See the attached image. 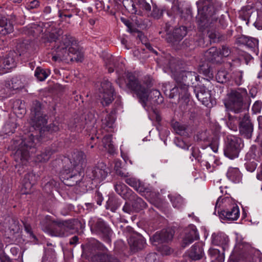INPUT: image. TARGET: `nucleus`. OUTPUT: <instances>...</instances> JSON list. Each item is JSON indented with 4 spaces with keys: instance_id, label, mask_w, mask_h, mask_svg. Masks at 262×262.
<instances>
[{
    "instance_id": "nucleus-1",
    "label": "nucleus",
    "mask_w": 262,
    "mask_h": 262,
    "mask_svg": "<svg viewBox=\"0 0 262 262\" xmlns=\"http://www.w3.org/2000/svg\"><path fill=\"white\" fill-rule=\"evenodd\" d=\"M32 111L29 124L32 126L28 133H25L21 139L13 141L12 148L16 151L14 158L16 164V168H19L21 166L26 165L30 159V155L35 151V147L39 140L35 136L36 133L33 130L39 129L40 132L45 131L46 124L47 123L46 116L40 110V104Z\"/></svg>"
},
{
    "instance_id": "nucleus-2",
    "label": "nucleus",
    "mask_w": 262,
    "mask_h": 262,
    "mask_svg": "<svg viewBox=\"0 0 262 262\" xmlns=\"http://www.w3.org/2000/svg\"><path fill=\"white\" fill-rule=\"evenodd\" d=\"M174 60L170 62L169 68L173 73V78L177 83V85L173 88H171L169 83H165L163 85V90L166 95H168L170 98H173L178 95L179 98L184 99L186 102H188L189 94L188 93V86L190 84H193L194 81H198V76L193 72L181 71L176 72L173 69Z\"/></svg>"
},
{
    "instance_id": "nucleus-3",
    "label": "nucleus",
    "mask_w": 262,
    "mask_h": 262,
    "mask_svg": "<svg viewBox=\"0 0 262 262\" xmlns=\"http://www.w3.org/2000/svg\"><path fill=\"white\" fill-rule=\"evenodd\" d=\"M52 58L55 61H81L83 58V54L80 50L75 39L70 35H65L62 37L61 41L56 42Z\"/></svg>"
},
{
    "instance_id": "nucleus-4",
    "label": "nucleus",
    "mask_w": 262,
    "mask_h": 262,
    "mask_svg": "<svg viewBox=\"0 0 262 262\" xmlns=\"http://www.w3.org/2000/svg\"><path fill=\"white\" fill-rule=\"evenodd\" d=\"M126 76L127 86L135 92L144 107L151 100H152L154 103L160 104L163 102V98L158 90H152L148 93V90L139 83L138 80L132 73H127Z\"/></svg>"
},
{
    "instance_id": "nucleus-5",
    "label": "nucleus",
    "mask_w": 262,
    "mask_h": 262,
    "mask_svg": "<svg viewBox=\"0 0 262 262\" xmlns=\"http://www.w3.org/2000/svg\"><path fill=\"white\" fill-rule=\"evenodd\" d=\"M214 0H200L196 2L198 15L196 21L200 28L204 30L217 21L216 9Z\"/></svg>"
},
{
    "instance_id": "nucleus-6",
    "label": "nucleus",
    "mask_w": 262,
    "mask_h": 262,
    "mask_svg": "<svg viewBox=\"0 0 262 262\" xmlns=\"http://www.w3.org/2000/svg\"><path fill=\"white\" fill-rule=\"evenodd\" d=\"M247 95L245 89L231 90L228 94V99L225 102L226 107L235 113H239L244 110V99Z\"/></svg>"
},
{
    "instance_id": "nucleus-7",
    "label": "nucleus",
    "mask_w": 262,
    "mask_h": 262,
    "mask_svg": "<svg viewBox=\"0 0 262 262\" xmlns=\"http://www.w3.org/2000/svg\"><path fill=\"white\" fill-rule=\"evenodd\" d=\"M241 139L232 135L227 136L226 145L224 149L225 155L230 159L237 158L241 148Z\"/></svg>"
},
{
    "instance_id": "nucleus-8",
    "label": "nucleus",
    "mask_w": 262,
    "mask_h": 262,
    "mask_svg": "<svg viewBox=\"0 0 262 262\" xmlns=\"http://www.w3.org/2000/svg\"><path fill=\"white\" fill-rule=\"evenodd\" d=\"M52 223V228L49 230V233L52 236L67 235V232L73 228V224L71 221H53Z\"/></svg>"
},
{
    "instance_id": "nucleus-9",
    "label": "nucleus",
    "mask_w": 262,
    "mask_h": 262,
    "mask_svg": "<svg viewBox=\"0 0 262 262\" xmlns=\"http://www.w3.org/2000/svg\"><path fill=\"white\" fill-rule=\"evenodd\" d=\"M99 98L103 106L109 105L114 100V90L108 80H105L101 83Z\"/></svg>"
},
{
    "instance_id": "nucleus-10",
    "label": "nucleus",
    "mask_w": 262,
    "mask_h": 262,
    "mask_svg": "<svg viewBox=\"0 0 262 262\" xmlns=\"http://www.w3.org/2000/svg\"><path fill=\"white\" fill-rule=\"evenodd\" d=\"M16 53L10 51L5 57H0V74L7 73L15 66Z\"/></svg>"
},
{
    "instance_id": "nucleus-11",
    "label": "nucleus",
    "mask_w": 262,
    "mask_h": 262,
    "mask_svg": "<svg viewBox=\"0 0 262 262\" xmlns=\"http://www.w3.org/2000/svg\"><path fill=\"white\" fill-rule=\"evenodd\" d=\"M173 236V231L170 229L163 230L160 232H156L151 238L150 241L153 245L158 246L163 242L171 241Z\"/></svg>"
},
{
    "instance_id": "nucleus-12",
    "label": "nucleus",
    "mask_w": 262,
    "mask_h": 262,
    "mask_svg": "<svg viewBox=\"0 0 262 262\" xmlns=\"http://www.w3.org/2000/svg\"><path fill=\"white\" fill-rule=\"evenodd\" d=\"M90 178L96 182L100 183L103 181L107 175L106 166L101 164L100 166L94 167L91 171L89 174Z\"/></svg>"
},
{
    "instance_id": "nucleus-13",
    "label": "nucleus",
    "mask_w": 262,
    "mask_h": 262,
    "mask_svg": "<svg viewBox=\"0 0 262 262\" xmlns=\"http://www.w3.org/2000/svg\"><path fill=\"white\" fill-rule=\"evenodd\" d=\"M132 251L135 252L142 250L146 246L144 237L139 234H133L128 239Z\"/></svg>"
},
{
    "instance_id": "nucleus-14",
    "label": "nucleus",
    "mask_w": 262,
    "mask_h": 262,
    "mask_svg": "<svg viewBox=\"0 0 262 262\" xmlns=\"http://www.w3.org/2000/svg\"><path fill=\"white\" fill-rule=\"evenodd\" d=\"M70 161L76 171H82L85 164V156L83 152L77 151L72 154Z\"/></svg>"
},
{
    "instance_id": "nucleus-15",
    "label": "nucleus",
    "mask_w": 262,
    "mask_h": 262,
    "mask_svg": "<svg viewBox=\"0 0 262 262\" xmlns=\"http://www.w3.org/2000/svg\"><path fill=\"white\" fill-rule=\"evenodd\" d=\"M199 235L195 226L193 225L190 226L186 231L185 235L183 240L182 246L185 247L194 241L199 239Z\"/></svg>"
},
{
    "instance_id": "nucleus-16",
    "label": "nucleus",
    "mask_w": 262,
    "mask_h": 262,
    "mask_svg": "<svg viewBox=\"0 0 262 262\" xmlns=\"http://www.w3.org/2000/svg\"><path fill=\"white\" fill-rule=\"evenodd\" d=\"M253 129V125L249 120V116L245 115L240 122L239 131L241 134L246 138H250L251 137Z\"/></svg>"
},
{
    "instance_id": "nucleus-17",
    "label": "nucleus",
    "mask_w": 262,
    "mask_h": 262,
    "mask_svg": "<svg viewBox=\"0 0 262 262\" xmlns=\"http://www.w3.org/2000/svg\"><path fill=\"white\" fill-rule=\"evenodd\" d=\"M125 182L133 187L136 191L142 195H146L150 191L148 188L145 187L144 185L138 179L133 177L127 178L125 180Z\"/></svg>"
},
{
    "instance_id": "nucleus-18",
    "label": "nucleus",
    "mask_w": 262,
    "mask_h": 262,
    "mask_svg": "<svg viewBox=\"0 0 262 262\" xmlns=\"http://www.w3.org/2000/svg\"><path fill=\"white\" fill-rule=\"evenodd\" d=\"M229 241L228 236L224 233H213L211 236L212 244L216 246H221L223 251H225L227 248V244Z\"/></svg>"
},
{
    "instance_id": "nucleus-19",
    "label": "nucleus",
    "mask_w": 262,
    "mask_h": 262,
    "mask_svg": "<svg viewBox=\"0 0 262 262\" xmlns=\"http://www.w3.org/2000/svg\"><path fill=\"white\" fill-rule=\"evenodd\" d=\"M37 177L33 172H29L25 176L23 181V189L24 193H29L31 189L35 184Z\"/></svg>"
},
{
    "instance_id": "nucleus-20",
    "label": "nucleus",
    "mask_w": 262,
    "mask_h": 262,
    "mask_svg": "<svg viewBox=\"0 0 262 262\" xmlns=\"http://www.w3.org/2000/svg\"><path fill=\"white\" fill-rule=\"evenodd\" d=\"M204 255V251L201 244L198 243L194 245L189 252V256L192 260L200 259Z\"/></svg>"
},
{
    "instance_id": "nucleus-21",
    "label": "nucleus",
    "mask_w": 262,
    "mask_h": 262,
    "mask_svg": "<svg viewBox=\"0 0 262 262\" xmlns=\"http://www.w3.org/2000/svg\"><path fill=\"white\" fill-rule=\"evenodd\" d=\"M97 233L103 236L106 240L109 241L108 237L111 233L110 228L101 220H98L95 226Z\"/></svg>"
},
{
    "instance_id": "nucleus-22",
    "label": "nucleus",
    "mask_w": 262,
    "mask_h": 262,
    "mask_svg": "<svg viewBox=\"0 0 262 262\" xmlns=\"http://www.w3.org/2000/svg\"><path fill=\"white\" fill-rule=\"evenodd\" d=\"M222 214L227 220L231 221L236 220L239 215V208L237 206L233 205L230 209L223 210Z\"/></svg>"
},
{
    "instance_id": "nucleus-23",
    "label": "nucleus",
    "mask_w": 262,
    "mask_h": 262,
    "mask_svg": "<svg viewBox=\"0 0 262 262\" xmlns=\"http://www.w3.org/2000/svg\"><path fill=\"white\" fill-rule=\"evenodd\" d=\"M13 27L10 21L5 16L0 14V32L4 35L12 32Z\"/></svg>"
},
{
    "instance_id": "nucleus-24",
    "label": "nucleus",
    "mask_w": 262,
    "mask_h": 262,
    "mask_svg": "<svg viewBox=\"0 0 262 262\" xmlns=\"http://www.w3.org/2000/svg\"><path fill=\"white\" fill-rule=\"evenodd\" d=\"M198 99L203 104L207 106L210 102L211 95L209 91L204 88H200L195 94Z\"/></svg>"
},
{
    "instance_id": "nucleus-25",
    "label": "nucleus",
    "mask_w": 262,
    "mask_h": 262,
    "mask_svg": "<svg viewBox=\"0 0 262 262\" xmlns=\"http://www.w3.org/2000/svg\"><path fill=\"white\" fill-rule=\"evenodd\" d=\"M5 224L6 227L8 228L7 231L9 232L10 235H13L18 233L20 228L17 221L12 218H9Z\"/></svg>"
},
{
    "instance_id": "nucleus-26",
    "label": "nucleus",
    "mask_w": 262,
    "mask_h": 262,
    "mask_svg": "<svg viewBox=\"0 0 262 262\" xmlns=\"http://www.w3.org/2000/svg\"><path fill=\"white\" fill-rule=\"evenodd\" d=\"M92 262H119L118 259L105 253L93 255L91 258Z\"/></svg>"
},
{
    "instance_id": "nucleus-27",
    "label": "nucleus",
    "mask_w": 262,
    "mask_h": 262,
    "mask_svg": "<svg viewBox=\"0 0 262 262\" xmlns=\"http://www.w3.org/2000/svg\"><path fill=\"white\" fill-rule=\"evenodd\" d=\"M227 176L229 180L234 183H238L241 181L242 176L238 169L236 168H229Z\"/></svg>"
},
{
    "instance_id": "nucleus-28",
    "label": "nucleus",
    "mask_w": 262,
    "mask_h": 262,
    "mask_svg": "<svg viewBox=\"0 0 262 262\" xmlns=\"http://www.w3.org/2000/svg\"><path fill=\"white\" fill-rule=\"evenodd\" d=\"M82 171H76L74 174H71L67 177L66 184L69 186H74L80 182L82 179Z\"/></svg>"
},
{
    "instance_id": "nucleus-29",
    "label": "nucleus",
    "mask_w": 262,
    "mask_h": 262,
    "mask_svg": "<svg viewBox=\"0 0 262 262\" xmlns=\"http://www.w3.org/2000/svg\"><path fill=\"white\" fill-rule=\"evenodd\" d=\"M133 197L134 198V200L132 205L135 212H139L144 209L146 206V203L141 198L136 196L134 193H133Z\"/></svg>"
},
{
    "instance_id": "nucleus-30",
    "label": "nucleus",
    "mask_w": 262,
    "mask_h": 262,
    "mask_svg": "<svg viewBox=\"0 0 262 262\" xmlns=\"http://www.w3.org/2000/svg\"><path fill=\"white\" fill-rule=\"evenodd\" d=\"M120 205L121 202L118 199L110 196L106 203V209L115 212Z\"/></svg>"
},
{
    "instance_id": "nucleus-31",
    "label": "nucleus",
    "mask_w": 262,
    "mask_h": 262,
    "mask_svg": "<svg viewBox=\"0 0 262 262\" xmlns=\"http://www.w3.org/2000/svg\"><path fill=\"white\" fill-rule=\"evenodd\" d=\"M220 53L219 49L216 47H212L206 52L205 56L208 60L217 61V58L220 56Z\"/></svg>"
},
{
    "instance_id": "nucleus-32",
    "label": "nucleus",
    "mask_w": 262,
    "mask_h": 262,
    "mask_svg": "<svg viewBox=\"0 0 262 262\" xmlns=\"http://www.w3.org/2000/svg\"><path fill=\"white\" fill-rule=\"evenodd\" d=\"M115 121L114 115L113 114H106L104 118L102 119L103 127L112 128L114 127Z\"/></svg>"
},
{
    "instance_id": "nucleus-33",
    "label": "nucleus",
    "mask_w": 262,
    "mask_h": 262,
    "mask_svg": "<svg viewBox=\"0 0 262 262\" xmlns=\"http://www.w3.org/2000/svg\"><path fill=\"white\" fill-rule=\"evenodd\" d=\"M52 151L50 149H46L36 156V160L38 162H45L50 158Z\"/></svg>"
},
{
    "instance_id": "nucleus-34",
    "label": "nucleus",
    "mask_w": 262,
    "mask_h": 262,
    "mask_svg": "<svg viewBox=\"0 0 262 262\" xmlns=\"http://www.w3.org/2000/svg\"><path fill=\"white\" fill-rule=\"evenodd\" d=\"M168 197L170 199L172 205L175 208H179L184 204L183 199L179 194H169Z\"/></svg>"
},
{
    "instance_id": "nucleus-35",
    "label": "nucleus",
    "mask_w": 262,
    "mask_h": 262,
    "mask_svg": "<svg viewBox=\"0 0 262 262\" xmlns=\"http://www.w3.org/2000/svg\"><path fill=\"white\" fill-rule=\"evenodd\" d=\"M187 34V29L184 26L180 27L174 29L173 33V37L176 41H179Z\"/></svg>"
},
{
    "instance_id": "nucleus-36",
    "label": "nucleus",
    "mask_w": 262,
    "mask_h": 262,
    "mask_svg": "<svg viewBox=\"0 0 262 262\" xmlns=\"http://www.w3.org/2000/svg\"><path fill=\"white\" fill-rule=\"evenodd\" d=\"M12 86L10 88L13 90L23 88L26 84V80L24 77H16L12 80Z\"/></svg>"
},
{
    "instance_id": "nucleus-37",
    "label": "nucleus",
    "mask_w": 262,
    "mask_h": 262,
    "mask_svg": "<svg viewBox=\"0 0 262 262\" xmlns=\"http://www.w3.org/2000/svg\"><path fill=\"white\" fill-rule=\"evenodd\" d=\"M243 42H244L247 47L253 48L256 51L258 46V40L255 38L247 36H244L242 38Z\"/></svg>"
},
{
    "instance_id": "nucleus-38",
    "label": "nucleus",
    "mask_w": 262,
    "mask_h": 262,
    "mask_svg": "<svg viewBox=\"0 0 262 262\" xmlns=\"http://www.w3.org/2000/svg\"><path fill=\"white\" fill-rule=\"evenodd\" d=\"M104 148L109 152H112L114 149V146L112 141V136L108 135L104 136L102 139Z\"/></svg>"
},
{
    "instance_id": "nucleus-39",
    "label": "nucleus",
    "mask_w": 262,
    "mask_h": 262,
    "mask_svg": "<svg viewBox=\"0 0 262 262\" xmlns=\"http://www.w3.org/2000/svg\"><path fill=\"white\" fill-rule=\"evenodd\" d=\"M216 79L220 83H224L229 80V75L224 70H220L217 73Z\"/></svg>"
},
{
    "instance_id": "nucleus-40",
    "label": "nucleus",
    "mask_w": 262,
    "mask_h": 262,
    "mask_svg": "<svg viewBox=\"0 0 262 262\" xmlns=\"http://www.w3.org/2000/svg\"><path fill=\"white\" fill-rule=\"evenodd\" d=\"M16 128V124L14 121L7 122L4 126L3 132L5 134L10 135L13 134Z\"/></svg>"
},
{
    "instance_id": "nucleus-41",
    "label": "nucleus",
    "mask_w": 262,
    "mask_h": 262,
    "mask_svg": "<svg viewBox=\"0 0 262 262\" xmlns=\"http://www.w3.org/2000/svg\"><path fill=\"white\" fill-rule=\"evenodd\" d=\"M209 254L212 259L217 262H222L224 260L223 253L221 254L220 250L217 249H210Z\"/></svg>"
},
{
    "instance_id": "nucleus-42",
    "label": "nucleus",
    "mask_w": 262,
    "mask_h": 262,
    "mask_svg": "<svg viewBox=\"0 0 262 262\" xmlns=\"http://www.w3.org/2000/svg\"><path fill=\"white\" fill-rule=\"evenodd\" d=\"M35 76L40 81L46 79L49 75V73L44 69L37 67L35 71Z\"/></svg>"
},
{
    "instance_id": "nucleus-43",
    "label": "nucleus",
    "mask_w": 262,
    "mask_h": 262,
    "mask_svg": "<svg viewBox=\"0 0 262 262\" xmlns=\"http://www.w3.org/2000/svg\"><path fill=\"white\" fill-rule=\"evenodd\" d=\"M242 73L241 71H235L229 75V80L234 81L236 85H240L242 81Z\"/></svg>"
},
{
    "instance_id": "nucleus-44",
    "label": "nucleus",
    "mask_w": 262,
    "mask_h": 262,
    "mask_svg": "<svg viewBox=\"0 0 262 262\" xmlns=\"http://www.w3.org/2000/svg\"><path fill=\"white\" fill-rule=\"evenodd\" d=\"M123 3L126 9L131 12V13L135 14L140 13V12H138L137 8L136 7V5L133 3L132 1L126 0L123 1Z\"/></svg>"
},
{
    "instance_id": "nucleus-45",
    "label": "nucleus",
    "mask_w": 262,
    "mask_h": 262,
    "mask_svg": "<svg viewBox=\"0 0 262 262\" xmlns=\"http://www.w3.org/2000/svg\"><path fill=\"white\" fill-rule=\"evenodd\" d=\"M173 127L177 134L181 136L185 135L186 129L185 125L177 122L173 123Z\"/></svg>"
},
{
    "instance_id": "nucleus-46",
    "label": "nucleus",
    "mask_w": 262,
    "mask_h": 262,
    "mask_svg": "<svg viewBox=\"0 0 262 262\" xmlns=\"http://www.w3.org/2000/svg\"><path fill=\"white\" fill-rule=\"evenodd\" d=\"M14 110L16 113L23 114L26 112V110L24 108V104H22V102L19 100L15 101L14 104Z\"/></svg>"
},
{
    "instance_id": "nucleus-47",
    "label": "nucleus",
    "mask_w": 262,
    "mask_h": 262,
    "mask_svg": "<svg viewBox=\"0 0 262 262\" xmlns=\"http://www.w3.org/2000/svg\"><path fill=\"white\" fill-rule=\"evenodd\" d=\"M142 82L143 85H142L140 83H139L144 88V86H146V89L147 90V89L152 86L154 83V80L150 76L146 75L142 78Z\"/></svg>"
},
{
    "instance_id": "nucleus-48",
    "label": "nucleus",
    "mask_w": 262,
    "mask_h": 262,
    "mask_svg": "<svg viewBox=\"0 0 262 262\" xmlns=\"http://www.w3.org/2000/svg\"><path fill=\"white\" fill-rule=\"evenodd\" d=\"M127 187L124 184L119 183L115 186V189L117 193L123 197L125 196V193L127 191Z\"/></svg>"
},
{
    "instance_id": "nucleus-49",
    "label": "nucleus",
    "mask_w": 262,
    "mask_h": 262,
    "mask_svg": "<svg viewBox=\"0 0 262 262\" xmlns=\"http://www.w3.org/2000/svg\"><path fill=\"white\" fill-rule=\"evenodd\" d=\"M136 4L140 9L145 11H150L151 7L150 4L145 0H137Z\"/></svg>"
},
{
    "instance_id": "nucleus-50",
    "label": "nucleus",
    "mask_w": 262,
    "mask_h": 262,
    "mask_svg": "<svg viewBox=\"0 0 262 262\" xmlns=\"http://www.w3.org/2000/svg\"><path fill=\"white\" fill-rule=\"evenodd\" d=\"M39 6V2L37 0H33L26 3V8L28 10L36 9Z\"/></svg>"
},
{
    "instance_id": "nucleus-51",
    "label": "nucleus",
    "mask_w": 262,
    "mask_h": 262,
    "mask_svg": "<svg viewBox=\"0 0 262 262\" xmlns=\"http://www.w3.org/2000/svg\"><path fill=\"white\" fill-rule=\"evenodd\" d=\"M159 251L163 255H167L172 252V250L167 245H162L158 247Z\"/></svg>"
},
{
    "instance_id": "nucleus-52",
    "label": "nucleus",
    "mask_w": 262,
    "mask_h": 262,
    "mask_svg": "<svg viewBox=\"0 0 262 262\" xmlns=\"http://www.w3.org/2000/svg\"><path fill=\"white\" fill-rule=\"evenodd\" d=\"M122 210L124 211V212L128 214H132L135 212V210L134 209L133 205L131 206L129 204L127 203H126L125 204Z\"/></svg>"
},
{
    "instance_id": "nucleus-53",
    "label": "nucleus",
    "mask_w": 262,
    "mask_h": 262,
    "mask_svg": "<svg viewBox=\"0 0 262 262\" xmlns=\"http://www.w3.org/2000/svg\"><path fill=\"white\" fill-rule=\"evenodd\" d=\"M59 129V124L57 122H53L50 124L49 126H47L45 128V130H47L50 132H57Z\"/></svg>"
},
{
    "instance_id": "nucleus-54",
    "label": "nucleus",
    "mask_w": 262,
    "mask_h": 262,
    "mask_svg": "<svg viewBox=\"0 0 262 262\" xmlns=\"http://www.w3.org/2000/svg\"><path fill=\"white\" fill-rule=\"evenodd\" d=\"M0 261L1 262H13L3 250H0Z\"/></svg>"
},
{
    "instance_id": "nucleus-55",
    "label": "nucleus",
    "mask_w": 262,
    "mask_h": 262,
    "mask_svg": "<svg viewBox=\"0 0 262 262\" xmlns=\"http://www.w3.org/2000/svg\"><path fill=\"white\" fill-rule=\"evenodd\" d=\"M220 56L227 57L230 54V50L226 46H223L222 49H219Z\"/></svg>"
},
{
    "instance_id": "nucleus-56",
    "label": "nucleus",
    "mask_w": 262,
    "mask_h": 262,
    "mask_svg": "<svg viewBox=\"0 0 262 262\" xmlns=\"http://www.w3.org/2000/svg\"><path fill=\"white\" fill-rule=\"evenodd\" d=\"M175 143L177 146L184 149H188V146L187 145L183 140H181L180 138H177L175 140Z\"/></svg>"
},
{
    "instance_id": "nucleus-57",
    "label": "nucleus",
    "mask_w": 262,
    "mask_h": 262,
    "mask_svg": "<svg viewBox=\"0 0 262 262\" xmlns=\"http://www.w3.org/2000/svg\"><path fill=\"white\" fill-rule=\"evenodd\" d=\"M219 141L217 138H215L210 143V148L214 152L217 151Z\"/></svg>"
},
{
    "instance_id": "nucleus-58",
    "label": "nucleus",
    "mask_w": 262,
    "mask_h": 262,
    "mask_svg": "<svg viewBox=\"0 0 262 262\" xmlns=\"http://www.w3.org/2000/svg\"><path fill=\"white\" fill-rule=\"evenodd\" d=\"M157 254L151 253L147 255L146 260L147 262H155L157 259Z\"/></svg>"
},
{
    "instance_id": "nucleus-59",
    "label": "nucleus",
    "mask_w": 262,
    "mask_h": 262,
    "mask_svg": "<svg viewBox=\"0 0 262 262\" xmlns=\"http://www.w3.org/2000/svg\"><path fill=\"white\" fill-rule=\"evenodd\" d=\"M208 37L215 41V39L219 38V34L215 31H209L208 32Z\"/></svg>"
},
{
    "instance_id": "nucleus-60",
    "label": "nucleus",
    "mask_w": 262,
    "mask_h": 262,
    "mask_svg": "<svg viewBox=\"0 0 262 262\" xmlns=\"http://www.w3.org/2000/svg\"><path fill=\"white\" fill-rule=\"evenodd\" d=\"M24 227L26 232L29 235V236L33 238H35V236L33 234L32 229L30 225L27 224H25Z\"/></svg>"
},
{
    "instance_id": "nucleus-61",
    "label": "nucleus",
    "mask_w": 262,
    "mask_h": 262,
    "mask_svg": "<svg viewBox=\"0 0 262 262\" xmlns=\"http://www.w3.org/2000/svg\"><path fill=\"white\" fill-rule=\"evenodd\" d=\"M261 104L258 102H256L253 105L252 110L255 112L258 113L260 111Z\"/></svg>"
},
{
    "instance_id": "nucleus-62",
    "label": "nucleus",
    "mask_w": 262,
    "mask_h": 262,
    "mask_svg": "<svg viewBox=\"0 0 262 262\" xmlns=\"http://www.w3.org/2000/svg\"><path fill=\"white\" fill-rule=\"evenodd\" d=\"M116 173L122 177H128V173H125L123 172L121 169H117V171H116Z\"/></svg>"
},
{
    "instance_id": "nucleus-63",
    "label": "nucleus",
    "mask_w": 262,
    "mask_h": 262,
    "mask_svg": "<svg viewBox=\"0 0 262 262\" xmlns=\"http://www.w3.org/2000/svg\"><path fill=\"white\" fill-rule=\"evenodd\" d=\"M97 204L99 205H101V203L103 201V199H102L101 194L100 192H97Z\"/></svg>"
},
{
    "instance_id": "nucleus-64",
    "label": "nucleus",
    "mask_w": 262,
    "mask_h": 262,
    "mask_svg": "<svg viewBox=\"0 0 262 262\" xmlns=\"http://www.w3.org/2000/svg\"><path fill=\"white\" fill-rule=\"evenodd\" d=\"M78 241V237L76 236H74L71 238V239L70 242V243L71 245H73V244H76L77 243Z\"/></svg>"
}]
</instances>
